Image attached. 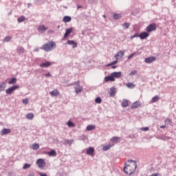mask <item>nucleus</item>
<instances>
[{"label": "nucleus", "instance_id": "1", "mask_svg": "<svg viewBox=\"0 0 176 176\" xmlns=\"http://www.w3.org/2000/svg\"><path fill=\"white\" fill-rule=\"evenodd\" d=\"M128 163H133L127 164L125 163V166L124 167V173L127 174V175H131L135 172V168H137V162L133 160H128Z\"/></svg>", "mask_w": 176, "mask_h": 176}, {"label": "nucleus", "instance_id": "2", "mask_svg": "<svg viewBox=\"0 0 176 176\" xmlns=\"http://www.w3.org/2000/svg\"><path fill=\"white\" fill-rule=\"evenodd\" d=\"M40 49L44 50V52H52V50L56 49V43L54 41H49L47 43L43 45Z\"/></svg>", "mask_w": 176, "mask_h": 176}, {"label": "nucleus", "instance_id": "3", "mask_svg": "<svg viewBox=\"0 0 176 176\" xmlns=\"http://www.w3.org/2000/svg\"><path fill=\"white\" fill-rule=\"evenodd\" d=\"M157 28V25L156 23H151L146 28V32H152V31H156Z\"/></svg>", "mask_w": 176, "mask_h": 176}, {"label": "nucleus", "instance_id": "4", "mask_svg": "<svg viewBox=\"0 0 176 176\" xmlns=\"http://www.w3.org/2000/svg\"><path fill=\"white\" fill-rule=\"evenodd\" d=\"M18 89H20V86L14 85L12 87H10V88H8L6 90V94L10 95V94H12V93H13V91H14L15 90H17Z\"/></svg>", "mask_w": 176, "mask_h": 176}, {"label": "nucleus", "instance_id": "5", "mask_svg": "<svg viewBox=\"0 0 176 176\" xmlns=\"http://www.w3.org/2000/svg\"><path fill=\"white\" fill-rule=\"evenodd\" d=\"M124 53H126V51L120 50L116 53V54L114 55V58H116V60H119L120 58H122V57L124 56Z\"/></svg>", "mask_w": 176, "mask_h": 176}, {"label": "nucleus", "instance_id": "6", "mask_svg": "<svg viewBox=\"0 0 176 176\" xmlns=\"http://www.w3.org/2000/svg\"><path fill=\"white\" fill-rule=\"evenodd\" d=\"M36 164H38L39 168H42V167H45V166H46V162H45V160L43 159L40 158L37 160Z\"/></svg>", "mask_w": 176, "mask_h": 176}, {"label": "nucleus", "instance_id": "7", "mask_svg": "<svg viewBox=\"0 0 176 176\" xmlns=\"http://www.w3.org/2000/svg\"><path fill=\"white\" fill-rule=\"evenodd\" d=\"M153 61H156V57L155 56H149L148 58H146L144 60V62L147 64H152Z\"/></svg>", "mask_w": 176, "mask_h": 176}, {"label": "nucleus", "instance_id": "8", "mask_svg": "<svg viewBox=\"0 0 176 176\" xmlns=\"http://www.w3.org/2000/svg\"><path fill=\"white\" fill-rule=\"evenodd\" d=\"M12 133V130L10 129L4 128L1 130L0 135H6V134H10Z\"/></svg>", "mask_w": 176, "mask_h": 176}, {"label": "nucleus", "instance_id": "9", "mask_svg": "<svg viewBox=\"0 0 176 176\" xmlns=\"http://www.w3.org/2000/svg\"><path fill=\"white\" fill-rule=\"evenodd\" d=\"M149 36V33L148 32H143L139 34V38L142 40L146 39Z\"/></svg>", "mask_w": 176, "mask_h": 176}, {"label": "nucleus", "instance_id": "10", "mask_svg": "<svg viewBox=\"0 0 176 176\" xmlns=\"http://www.w3.org/2000/svg\"><path fill=\"white\" fill-rule=\"evenodd\" d=\"M94 147L90 146L87 149L86 153L88 156H93L94 155Z\"/></svg>", "mask_w": 176, "mask_h": 176}, {"label": "nucleus", "instance_id": "11", "mask_svg": "<svg viewBox=\"0 0 176 176\" xmlns=\"http://www.w3.org/2000/svg\"><path fill=\"white\" fill-rule=\"evenodd\" d=\"M66 45H70L72 46L73 49H75V47H78V43L72 40H67L66 42Z\"/></svg>", "mask_w": 176, "mask_h": 176}, {"label": "nucleus", "instance_id": "12", "mask_svg": "<svg viewBox=\"0 0 176 176\" xmlns=\"http://www.w3.org/2000/svg\"><path fill=\"white\" fill-rule=\"evenodd\" d=\"M45 155H48L50 157H56L57 156V153L56 152V150H51L50 151H45Z\"/></svg>", "mask_w": 176, "mask_h": 176}, {"label": "nucleus", "instance_id": "13", "mask_svg": "<svg viewBox=\"0 0 176 176\" xmlns=\"http://www.w3.org/2000/svg\"><path fill=\"white\" fill-rule=\"evenodd\" d=\"M52 65V62L46 61L45 63H42L39 65V67L41 68H48V67H50Z\"/></svg>", "mask_w": 176, "mask_h": 176}, {"label": "nucleus", "instance_id": "14", "mask_svg": "<svg viewBox=\"0 0 176 176\" xmlns=\"http://www.w3.org/2000/svg\"><path fill=\"white\" fill-rule=\"evenodd\" d=\"M74 31V28H70L69 29H66V32L64 34V38H68V36H69L70 34H72V32Z\"/></svg>", "mask_w": 176, "mask_h": 176}, {"label": "nucleus", "instance_id": "15", "mask_svg": "<svg viewBox=\"0 0 176 176\" xmlns=\"http://www.w3.org/2000/svg\"><path fill=\"white\" fill-rule=\"evenodd\" d=\"M142 105L140 101H136L132 104L131 106V109H137V108H140V106Z\"/></svg>", "mask_w": 176, "mask_h": 176}, {"label": "nucleus", "instance_id": "16", "mask_svg": "<svg viewBox=\"0 0 176 176\" xmlns=\"http://www.w3.org/2000/svg\"><path fill=\"white\" fill-rule=\"evenodd\" d=\"M104 82H115V78H113V76H112V74H111L110 76H107L104 77Z\"/></svg>", "mask_w": 176, "mask_h": 176}, {"label": "nucleus", "instance_id": "17", "mask_svg": "<svg viewBox=\"0 0 176 176\" xmlns=\"http://www.w3.org/2000/svg\"><path fill=\"white\" fill-rule=\"evenodd\" d=\"M76 94H79V93H82L83 91V87L80 85L76 86L74 88Z\"/></svg>", "mask_w": 176, "mask_h": 176}, {"label": "nucleus", "instance_id": "18", "mask_svg": "<svg viewBox=\"0 0 176 176\" xmlns=\"http://www.w3.org/2000/svg\"><path fill=\"white\" fill-rule=\"evenodd\" d=\"M111 75L114 79H115V78H118L122 76V72H114L111 73Z\"/></svg>", "mask_w": 176, "mask_h": 176}, {"label": "nucleus", "instance_id": "19", "mask_svg": "<svg viewBox=\"0 0 176 176\" xmlns=\"http://www.w3.org/2000/svg\"><path fill=\"white\" fill-rule=\"evenodd\" d=\"M50 94L52 97H57V96H58V94H60V92L58 91V89H54V90L50 91Z\"/></svg>", "mask_w": 176, "mask_h": 176}, {"label": "nucleus", "instance_id": "20", "mask_svg": "<svg viewBox=\"0 0 176 176\" xmlns=\"http://www.w3.org/2000/svg\"><path fill=\"white\" fill-rule=\"evenodd\" d=\"M47 28H46L45 25H40L38 28V32H45V31H47Z\"/></svg>", "mask_w": 176, "mask_h": 176}, {"label": "nucleus", "instance_id": "21", "mask_svg": "<svg viewBox=\"0 0 176 176\" xmlns=\"http://www.w3.org/2000/svg\"><path fill=\"white\" fill-rule=\"evenodd\" d=\"M127 107H129V100H127V99H124L122 102V107L127 108Z\"/></svg>", "mask_w": 176, "mask_h": 176}, {"label": "nucleus", "instance_id": "22", "mask_svg": "<svg viewBox=\"0 0 176 176\" xmlns=\"http://www.w3.org/2000/svg\"><path fill=\"white\" fill-rule=\"evenodd\" d=\"M116 93V88L115 87L110 88V91H109L110 97H113Z\"/></svg>", "mask_w": 176, "mask_h": 176}, {"label": "nucleus", "instance_id": "23", "mask_svg": "<svg viewBox=\"0 0 176 176\" xmlns=\"http://www.w3.org/2000/svg\"><path fill=\"white\" fill-rule=\"evenodd\" d=\"M159 100H160V97H159L158 96H155L152 98V99L151 100V103L153 104L155 102H157V101H159Z\"/></svg>", "mask_w": 176, "mask_h": 176}, {"label": "nucleus", "instance_id": "24", "mask_svg": "<svg viewBox=\"0 0 176 176\" xmlns=\"http://www.w3.org/2000/svg\"><path fill=\"white\" fill-rule=\"evenodd\" d=\"M71 20H72V18H71V16H65L63 17V23H69V21H71Z\"/></svg>", "mask_w": 176, "mask_h": 176}, {"label": "nucleus", "instance_id": "25", "mask_svg": "<svg viewBox=\"0 0 176 176\" xmlns=\"http://www.w3.org/2000/svg\"><path fill=\"white\" fill-rule=\"evenodd\" d=\"M16 53H18V54H23V53H24V47H18L16 48Z\"/></svg>", "mask_w": 176, "mask_h": 176}, {"label": "nucleus", "instance_id": "26", "mask_svg": "<svg viewBox=\"0 0 176 176\" xmlns=\"http://www.w3.org/2000/svg\"><path fill=\"white\" fill-rule=\"evenodd\" d=\"M5 89H6V83L4 82L0 83V91H5Z\"/></svg>", "mask_w": 176, "mask_h": 176}, {"label": "nucleus", "instance_id": "27", "mask_svg": "<svg viewBox=\"0 0 176 176\" xmlns=\"http://www.w3.org/2000/svg\"><path fill=\"white\" fill-rule=\"evenodd\" d=\"M96 126L93 124L88 125L86 128L87 131H91V130H95Z\"/></svg>", "mask_w": 176, "mask_h": 176}, {"label": "nucleus", "instance_id": "28", "mask_svg": "<svg viewBox=\"0 0 176 176\" xmlns=\"http://www.w3.org/2000/svg\"><path fill=\"white\" fill-rule=\"evenodd\" d=\"M111 146H112V145H111V144L104 145L102 146V151H104L105 152H106V151H109V149H111Z\"/></svg>", "mask_w": 176, "mask_h": 176}, {"label": "nucleus", "instance_id": "29", "mask_svg": "<svg viewBox=\"0 0 176 176\" xmlns=\"http://www.w3.org/2000/svg\"><path fill=\"white\" fill-rule=\"evenodd\" d=\"M38 148H39V144H38V143L32 144V149H33V151H38Z\"/></svg>", "mask_w": 176, "mask_h": 176}, {"label": "nucleus", "instance_id": "30", "mask_svg": "<svg viewBox=\"0 0 176 176\" xmlns=\"http://www.w3.org/2000/svg\"><path fill=\"white\" fill-rule=\"evenodd\" d=\"M113 19L114 20H120V19H122V14H118V13L114 14Z\"/></svg>", "mask_w": 176, "mask_h": 176}, {"label": "nucleus", "instance_id": "31", "mask_svg": "<svg viewBox=\"0 0 176 176\" xmlns=\"http://www.w3.org/2000/svg\"><path fill=\"white\" fill-rule=\"evenodd\" d=\"M26 118L29 119V120H32L34 119V113H30L26 115Z\"/></svg>", "mask_w": 176, "mask_h": 176}, {"label": "nucleus", "instance_id": "32", "mask_svg": "<svg viewBox=\"0 0 176 176\" xmlns=\"http://www.w3.org/2000/svg\"><path fill=\"white\" fill-rule=\"evenodd\" d=\"M16 82H17V78H12V79L8 82V84H9V85H15V83H16Z\"/></svg>", "mask_w": 176, "mask_h": 176}, {"label": "nucleus", "instance_id": "33", "mask_svg": "<svg viewBox=\"0 0 176 176\" xmlns=\"http://www.w3.org/2000/svg\"><path fill=\"white\" fill-rule=\"evenodd\" d=\"M126 87H128V89H134L135 87V86H134V84H133V82H128L126 84Z\"/></svg>", "mask_w": 176, "mask_h": 176}, {"label": "nucleus", "instance_id": "34", "mask_svg": "<svg viewBox=\"0 0 176 176\" xmlns=\"http://www.w3.org/2000/svg\"><path fill=\"white\" fill-rule=\"evenodd\" d=\"M18 23H23V21H25V16H21L19 18L17 19Z\"/></svg>", "mask_w": 176, "mask_h": 176}, {"label": "nucleus", "instance_id": "35", "mask_svg": "<svg viewBox=\"0 0 176 176\" xmlns=\"http://www.w3.org/2000/svg\"><path fill=\"white\" fill-rule=\"evenodd\" d=\"M96 104H101L102 102V99H101V97H97L95 99Z\"/></svg>", "mask_w": 176, "mask_h": 176}, {"label": "nucleus", "instance_id": "36", "mask_svg": "<svg viewBox=\"0 0 176 176\" xmlns=\"http://www.w3.org/2000/svg\"><path fill=\"white\" fill-rule=\"evenodd\" d=\"M120 140V138L114 136L111 139V142H116Z\"/></svg>", "mask_w": 176, "mask_h": 176}, {"label": "nucleus", "instance_id": "37", "mask_svg": "<svg viewBox=\"0 0 176 176\" xmlns=\"http://www.w3.org/2000/svg\"><path fill=\"white\" fill-rule=\"evenodd\" d=\"M115 64H118V59H116V60H113V62L107 64V67H111L112 65H115Z\"/></svg>", "mask_w": 176, "mask_h": 176}, {"label": "nucleus", "instance_id": "38", "mask_svg": "<svg viewBox=\"0 0 176 176\" xmlns=\"http://www.w3.org/2000/svg\"><path fill=\"white\" fill-rule=\"evenodd\" d=\"M122 27L123 28H124L125 30H127L129 28V27H130V23L125 22L122 24Z\"/></svg>", "mask_w": 176, "mask_h": 176}, {"label": "nucleus", "instance_id": "39", "mask_svg": "<svg viewBox=\"0 0 176 176\" xmlns=\"http://www.w3.org/2000/svg\"><path fill=\"white\" fill-rule=\"evenodd\" d=\"M12 41V36H7L4 38L3 42H10Z\"/></svg>", "mask_w": 176, "mask_h": 176}, {"label": "nucleus", "instance_id": "40", "mask_svg": "<svg viewBox=\"0 0 176 176\" xmlns=\"http://www.w3.org/2000/svg\"><path fill=\"white\" fill-rule=\"evenodd\" d=\"M67 126H69V127H74L75 126V124L74 122H72V121L69 120L67 122Z\"/></svg>", "mask_w": 176, "mask_h": 176}, {"label": "nucleus", "instance_id": "41", "mask_svg": "<svg viewBox=\"0 0 176 176\" xmlns=\"http://www.w3.org/2000/svg\"><path fill=\"white\" fill-rule=\"evenodd\" d=\"M31 167V164H25L23 166V170H27L28 168H30Z\"/></svg>", "mask_w": 176, "mask_h": 176}, {"label": "nucleus", "instance_id": "42", "mask_svg": "<svg viewBox=\"0 0 176 176\" xmlns=\"http://www.w3.org/2000/svg\"><path fill=\"white\" fill-rule=\"evenodd\" d=\"M66 144H67V145H72V144H74V140H67Z\"/></svg>", "mask_w": 176, "mask_h": 176}, {"label": "nucleus", "instance_id": "43", "mask_svg": "<svg viewBox=\"0 0 176 176\" xmlns=\"http://www.w3.org/2000/svg\"><path fill=\"white\" fill-rule=\"evenodd\" d=\"M139 34L135 33L134 35L130 36V39H134V38H138Z\"/></svg>", "mask_w": 176, "mask_h": 176}, {"label": "nucleus", "instance_id": "44", "mask_svg": "<svg viewBox=\"0 0 176 176\" xmlns=\"http://www.w3.org/2000/svg\"><path fill=\"white\" fill-rule=\"evenodd\" d=\"M135 54H137V52L132 53L131 55H129L128 56V60H130V59L133 58V57H134V56H135Z\"/></svg>", "mask_w": 176, "mask_h": 176}, {"label": "nucleus", "instance_id": "45", "mask_svg": "<svg viewBox=\"0 0 176 176\" xmlns=\"http://www.w3.org/2000/svg\"><path fill=\"white\" fill-rule=\"evenodd\" d=\"M140 130H142V131H148V130H149V127L148 126L142 127L140 129Z\"/></svg>", "mask_w": 176, "mask_h": 176}, {"label": "nucleus", "instance_id": "46", "mask_svg": "<svg viewBox=\"0 0 176 176\" xmlns=\"http://www.w3.org/2000/svg\"><path fill=\"white\" fill-rule=\"evenodd\" d=\"M165 123H167L168 124H170V123H172L171 119L170 118H166L165 120Z\"/></svg>", "mask_w": 176, "mask_h": 176}, {"label": "nucleus", "instance_id": "47", "mask_svg": "<svg viewBox=\"0 0 176 176\" xmlns=\"http://www.w3.org/2000/svg\"><path fill=\"white\" fill-rule=\"evenodd\" d=\"M45 76H46L47 78H50L52 76V74H50V72H48L45 74Z\"/></svg>", "mask_w": 176, "mask_h": 176}, {"label": "nucleus", "instance_id": "48", "mask_svg": "<svg viewBox=\"0 0 176 176\" xmlns=\"http://www.w3.org/2000/svg\"><path fill=\"white\" fill-rule=\"evenodd\" d=\"M80 80H77V81L74 82V85H76L77 86H80Z\"/></svg>", "mask_w": 176, "mask_h": 176}, {"label": "nucleus", "instance_id": "49", "mask_svg": "<svg viewBox=\"0 0 176 176\" xmlns=\"http://www.w3.org/2000/svg\"><path fill=\"white\" fill-rule=\"evenodd\" d=\"M135 74H137V70H133V71L131 72L129 75H135Z\"/></svg>", "mask_w": 176, "mask_h": 176}, {"label": "nucleus", "instance_id": "50", "mask_svg": "<svg viewBox=\"0 0 176 176\" xmlns=\"http://www.w3.org/2000/svg\"><path fill=\"white\" fill-rule=\"evenodd\" d=\"M162 140H164V141H167V140H170V138H168L167 136H163Z\"/></svg>", "mask_w": 176, "mask_h": 176}, {"label": "nucleus", "instance_id": "51", "mask_svg": "<svg viewBox=\"0 0 176 176\" xmlns=\"http://www.w3.org/2000/svg\"><path fill=\"white\" fill-rule=\"evenodd\" d=\"M22 102H23V104H27V103L28 102V99H27V98L23 99V100H22Z\"/></svg>", "mask_w": 176, "mask_h": 176}, {"label": "nucleus", "instance_id": "52", "mask_svg": "<svg viewBox=\"0 0 176 176\" xmlns=\"http://www.w3.org/2000/svg\"><path fill=\"white\" fill-rule=\"evenodd\" d=\"M160 174H159V173H156L152 174V175H150V176H160Z\"/></svg>", "mask_w": 176, "mask_h": 176}, {"label": "nucleus", "instance_id": "53", "mask_svg": "<svg viewBox=\"0 0 176 176\" xmlns=\"http://www.w3.org/2000/svg\"><path fill=\"white\" fill-rule=\"evenodd\" d=\"M33 52H39V47L34 48Z\"/></svg>", "mask_w": 176, "mask_h": 176}, {"label": "nucleus", "instance_id": "54", "mask_svg": "<svg viewBox=\"0 0 176 176\" xmlns=\"http://www.w3.org/2000/svg\"><path fill=\"white\" fill-rule=\"evenodd\" d=\"M28 176H35L34 172L30 173Z\"/></svg>", "mask_w": 176, "mask_h": 176}, {"label": "nucleus", "instance_id": "55", "mask_svg": "<svg viewBox=\"0 0 176 176\" xmlns=\"http://www.w3.org/2000/svg\"><path fill=\"white\" fill-rule=\"evenodd\" d=\"M116 67H117L116 65H113L111 66V68H112L113 69H115Z\"/></svg>", "mask_w": 176, "mask_h": 176}, {"label": "nucleus", "instance_id": "56", "mask_svg": "<svg viewBox=\"0 0 176 176\" xmlns=\"http://www.w3.org/2000/svg\"><path fill=\"white\" fill-rule=\"evenodd\" d=\"M40 175H41V176H47V174H45V173H43V174L40 173Z\"/></svg>", "mask_w": 176, "mask_h": 176}, {"label": "nucleus", "instance_id": "57", "mask_svg": "<svg viewBox=\"0 0 176 176\" xmlns=\"http://www.w3.org/2000/svg\"><path fill=\"white\" fill-rule=\"evenodd\" d=\"M165 127H166L165 125H162V126H160V129H164Z\"/></svg>", "mask_w": 176, "mask_h": 176}, {"label": "nucleus", "instance_id": "58", "mask_svg": "<svg viewBox=\"0 0 176 176\" xmlns=\"http://www.w3.org/2000/svg\"><path fill=\"white\" fill-rule=\"evenodd\" d=\"M80 8H82V6H78L77 7V9H80Z\"/></svg>", "mask_w": 176, "mask_h": 176}, {"label": "nucleus", "instance_id": "59", "mask_svg": "<svg viewBox=\"0 0 176 176\" xmlns=\"http://www.w3.org/2000/svg\"><path fill=\"white\" fill-rule=\"evenodd\" d=\"M89 1H91V2H94V0H88Z\"/></svg>", "mask_w": 176, "mask_h": 176}, {"label": "nucleus", "instance_id": "60", "mask_svg": "<svg viewBox=\"0 0 176 176\" xmlns=\"http://www.w3.org/2000/svg\"><path fill=\"white\" fill-rule=\"evenodd\" d=\"M103 17L105 19V18L107 17V16H105V15H103Z\"/></svg>", "mask_w": 176, "mask_h": 176}, {"label": "nucleus", "instance_id": "61", "mask_svg": "<svg viewBox=\"0 0 176 176\" xmlns=\"http://www.w3.org/2000/svg\"><path fill=\"white\" fill-rule=\"evenodd\" d=\"M49 32H53V30H50Z\"/></svg>", "mask_w": 176, "mask_h": 176}, {"label": "nucleus", "instance_id": "62", "mask_svg": "<svg viewBox=\"0 0 176 176\" xmlns=\"http://www.w3.org/2000/svg\"><path fill=\"white\" fill-rule=\"evenodd\" d=\"M58 28H60V25L58 26Z\"/></svg>", "mask_w": 176, "mask_h": 176}]
</instances>
